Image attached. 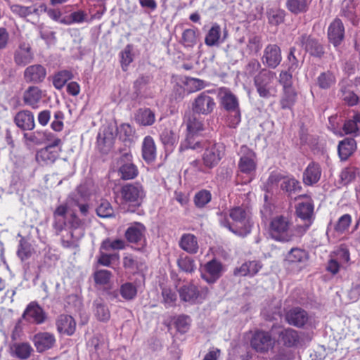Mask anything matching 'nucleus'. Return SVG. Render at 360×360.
<instances>
[{
  "instance_id": "1",
  "label": "nucleus",
  "mask_w": 360,
  "mask_h": 360,
  "mask_svg": "<svg viewBox=\"0 0 360 360\" xmlns=\"http://www.w3.org/2000/svg\"><path fill=\"white\" fill-rule=\"evenodd\" d=\"M68 205H58L53 212V227L56 234H60L66 227L69 229L67 236H63L61 243L65 248H76L79 240L84 235V222L75 213L67 217Z\"/></svg>"
},
{
  "instance_id": "2",
  "label": "nucleus",
  "mask_w": 360,
  "mask_h": 360,
  "mask_svg": "<svg viewBox=\"0 0 360 360\" xmlns=\"http://www.w3.org/2000/svg\"><path fill=\"white\" fill-rule=\"evenodd\" d=\"M184 123L186 126V136L185 140L181 142L179 150L183 151L186 149L198 150L203 147L202 143L199 139V136L204 131V120L198 114L187 111L184 115Z\"/></svg>"
},
{
  "instance_id": "3",
  "label": "nucleus",
  "mask_w": 360,
  "mask_h": 360,
  "mask_svg": "<svg viewBox=\"0 0 360 360\" xmlns=\"http://www.w3.org/2000/svg\"><path fill=\"white\" fill-rule=\"evenodd\" d=\"M230 217L233 220L231 224L227 219L220 220L221 226L226 227L235 235L244 238L250 233L253 222L248 212L240 207L231 210Z\"/></svg>"
},
{
  "instance_id": "4",
  "label": "nucleus",
  "mask_w": 360,
  "mask_h": 360,
  "mask_svg": "<svg viewBox=\"0 0 360 360\" xmlns=\"http://www.w3.org/2000/svg\"><path fill=\"white\" fill-rule=\"evenodd\" d=\"M221 104L228 112L227 122L229 127L236 128L241 120L239 103L237 97L228 89H220Z\"/></svg>"
},
{
  "instance_id": "5",
  "label": "nucleus",
  "mask_w": 360,
  "mask_h": 360,
  "mask_svg": "<svg viewBox=\"0 0 360 360\" xmlns=\"http://www.w3.org/2000/svg\"><path fill=\"white\" fill-rule=\"evenodd\" d=\"M275 78L276 73L266 68H262L255 76L254 84L260 97L268 99L276 96L277 90L274 84Z\"/></svg>"
},
{
  "instance_id": "6",
  "label": "nucleus",
  "mask_w": 360,
  "mask_h": 360,
  "mask_svg": "<svg viewBox=\"0 0 360 360\" xmlns=\"http://www.w3.org/2000/svg\"><path fill=\"white\" fill-rule=\"evenodd\" d=\"M269 234L277 241H290L294 236L290 220L283 216L274 217L270 223Z\"/></svg>"
},
{
  "instance_id": "7",
  "label": "nucleus",
  "mask_w": 360,
  "mask_h": 360,
  "mask_svg": "<svg viewBox=\"0 0 360 360\" xmlns=\"http://www.w3.org/2000/svg\"><path fill=\"white\" fill-rule=\"evenodd\" d=\"M122 203L129 207L141 206L146 193L142 185L139 183H127L120 189Z\"/></svg>"
},
{
  "instance_id": "8",
  "label": "nucleus",
  "mask_w": 360,
  "mask_h": 360,
  "mask_svg": "<svg viewBox=\"0 0 360 360\" xmlns=\"http://www.w3.org/2000/svg\"><path fill=\"white\" fill-rule=\"evenodd\" d=\"M208 293L209 289L207 287H202L198 289L193 283L184 285L179 289L180 299L193 304L202 302Z\"/></svg>"
},
{
  "instance_id": "9",
  "label": "nucleus",
  "mask_w": 360,
  "mask_h": 360,
  "mask_svg": "<svg viewBox=\"0 0 360 360\" xmlns=\"http://www.w3.org/2000/svg\"><path fill=\"white\" fill-rule=\"evenodd\" d=\"M61 141L55 138L51 143L44 148L37 151L36 155L37 161L41 165H47L53 163L59 156L60 149L58 146Z\"/></svg>"
},
{
  "instance_id": "10",
  "label": "nucleus",
  "mask_w": 360,
  "mask_h": 360,
  "mask_svg": "<svg viewBox=\"0 0 360 360\" xmlns=\"http://www.w3.org/2000/svg\"><path fill=\"white\" fill-rule=\"evenodd\" d=\"M216 103L207 91L198 94L192 103V112L198 115H208L215 108Z\"/></svg>"
},
{
  "instance_id": "11",
  "label": "nucleus",
  "mask_w": 360,
  "mask_h": 360,
  "mask_svg": "<svg viewBox=\"0 0 360 360\" xmlns=\"http://www.w3.org/2000/svg\"><path fill=\"white\" fill-rule=\"evenodd\" d=\"M224 146L221 143H209L205 147L202 155V162L205 167L212 168L215 167L224 155Z\"/></svg>"
},
{
  "instance_id": "12",
  "label": "nucleus",
  "mask_w": 360,
  "mask_h": 360,
  "mask_svg": "<svg viewBox=\"0 0 360 360\" xmlns=\"http://www.w3.org/2000/svg\"><path fill=\"white\" fill-rule=\"evenodd\" d=\"M250 345L256 352L265 353L274 347V340L269 332L257 330L251 338Z\"/></svg>"
},
{
  "instance_id": "13",
  "label": "nucleus",
  "mask_w": 360,
  "mask_h": 360,
  "mask_svg": "<svg viewBox=\"0 0 360 360\" xmlns=\"http://www.w3.org/2000/svg\"><path fill=\"white\" fill-rule=\"evenodd\" d=\"M261 60L264 66L275 69L282 61L281 48L275 44L266 45L263 51Z\"/></svg>"
},
{
  "instance_id": "14",
  "label": "nucleus",
  "mask_w": 360,
  "mask_h": 360,
  "mask_svg": "<svg viewBox=\"0 0 360 360\" xmlns=\"http://www.w3.org/2000/svg\"><path fill=\"white\" fill-rule=\"evenodd\" d=\"M224 268L222 263L215 259L207 262L201 272V278L209 284H213L222 276Z\"/></svg>"
},
{
  "instance_id": "15",
  "label": "nucleus",
  "mask_w": 360,
  "mask_h": 360,
  "mask_svg": "<svg viewBox=\"0 0 360 360\" xmlns=\"http://www.w3.org/2000/svg\"><path fill=\"white\" fill-rule=\"evenodd\" d=\"M240 158L238 167L241 172L251 174L256 169V155L253 150L246 146H241L240 149Z\"/></svg>"
},
{
  "instance_id": "16",
  "label": "nucleus",
  "mask_w": 360,
  "mask_h": 360,
  "mask_svg": "<svg viewBox=\"0 0 360 360\" xmlns=\"http://www.w3.org/2000/svg\"><path fill=\"white\" fill-rule=\"evenodd\" d=\"M34 59L31 44L27 41H20L14 51L13 60L18 66H25Z\"/></svg>"
},
{
  "instance_id": "17",
  "label": "nucleus",
  "mask_w": 360,
  "mask_h": 360,
  "mask_svg": "<svg viewBox=\"0 0 360 360\" xmlns=\"http://www.w3.org/2000/svg\"><path fill=\"white\" fill-rule=\"evenodd\" d=\"M146 229L143 224L136 222L127 229L125 237L129 243H137L143 247L146 243Z\"/></svg>"
},
{
  "instance_id": "18",
  "label": "nucleus",
  "mask_w": 360,
  "mask_h": 360,
  "mask_svg": "<svg viewBox=\"0 0 360 360\" xmlns=\"http://www.w3.org/2000/svg\"><path fill=\"white\" fill-rule=\"evenodd\" d=\"M56 342L55 335L49 332L38 333L33 338L34 345L37 351L39 353L53 348L56 345Z\"/></svg>"
},
{
  "instance_id": "19",
  "label": "nucleus",
  "mask_w": 360,
  "mask_h": 360,
  "mask_svg": "<svg viewBox=\"0 0 360 360\" xmlns=\"http://www.w3.org/2000/svg\"><path fill=\"white\" fill-rule=\"evenodd\" d=\"M23 76L26 82L39 84L46 78V70L41 65H32L25 68Z\"/></svg>"
},
{
  "instance_id": "20",
  "label": "nucleus",
  "mask_w": 360,
  "mask_h": 360,
  "mask_svg": "<svg viewBox=\"0 0 360 360\" xmlns=\"http://www.w3.org/2000/svg\"><path fill=\"white\" fill-rule=\"evenodd\" d=\"M285 319L290 325L301 328L307 323L309 316L307 312L303 309L295 307L286 313Z\"/></svg>"
},
{
  "instance_id": "21",
  "label": "nucleus",
  "mask_w": 360,
  "mask_h": 360,
  "mask_svg": "<svg viewBox=\"0 0 360 360\" xmlns=\"http://www.w3.org/2000/svg\"><path fill=\"white\" fill-rule=\"evenodd\" d=\"M299 43L307 52L315 57L321 58L324 53L323 48L319 41L307 34H302L299 38Z\"/></svg>"
},
{
  "instance_id": "22",
  "label": "nucleus",
  "mask_w": 360,
  "mask_h": 360,
  "mask_svg": "<svg viewBox=\"0 0 360 360\" xmlns=\"http://www.w3.org/2000/svg\"><path fill=\"white\" fill-rule=\"evenodd\" d=\"M23 316L29 321L41 324L46 320V316L43 309L36 302H31L26 308Z\"/></svg>"
},
{
  "instance_id": "23",
  "label": "nucleus",
  "mask_w": 360,
  "mask_h": 360,
  "mask_svg": "<svg viewBox=\"0 0 360 360\" xmlns=\"http://www.w3.org/2000/svg\"><path fill=\"white\" fill-rule=\"evenodd\" d=\"M14 122L22 130H32L34 128V117L27 110H20L14 117Z\"/></svg>"
},
{
  "instance_id": "24",
  "label": "nucleus",
  "mask_w": 360,
  "mask_h": 360,
  "mask_svg": "<svg viewBox=\"0 0 360 360\" xmlns=\"http://www.w3.org/2000/svg\"><path fill=\"white\" fill-rule=\"evenodd\" d=\"M321 168L318 163L311 162L303 172V183L307 186L316 184L321 176Z\"/></svg>"
},
{
  "instance_id": "25",
  "label": "nucleus",
  "mask_w": 360,
  "mask_h": 360,
  "mask_svg": "<svg viewBox=\"0 0 360 360\" xmlns=\"http://www.w3.org/2000/svg\"><path fill=\"white\" fill-rule=\"evenodd\" d=\"M56 326L59 333L72 335L75 331L76 322L71 316L61 314L56 319Z\"/></svg>"
},
{
  "instance_id": "26",
  "label": "nucleus",
  "mask_w": 360,
  "mask_h": 360,
  "mask_svg": "<svg viewBox=\"0 0 360 360\" xmlns=\"http://www.w3.org/2000/svg\"><path fill=\"white\" fill-rule=\"evenodd\" d=\"M344 34L345 30L342 21L340 19H335L328 27V35L330 41L337 46L342 41Z\"/></svg>"
},
{
  "instance_id": "27",
  "label": "nucleus",
  "mask_w": 360,
  "mask_h": 360,
  "mask_svg": "<svg viewBox=\"0 0 360 360\" xmlns=\"http://www.w3.org/2000/svg\"><path fill=\"white\" fill-rule=\"evenodd\" d=\"M41 98V90L35 86H30L23 94L25 104L33 109H37L39 107Z\"/></svg>"
},
{
  "instance_id": "28",
  "label": "nucleus",
  "mask_w": 360,
  "mask_h": 360,
  "mask_svg": "<svg viewBox=\"0 0 360 360\" xmlns=\"http://www.w3.org/2000/svg\"><path fill=\"white\" fill-rule=\"evenodd\" d=\"M157 155V148L154 139L150 136L143 139L142 143V157L148 163L153 162Z\"/></svg>"
},
{
  "instance_id": "29",
  "label": "nucleus",
  "mask_w": 360,
  "mask_h": 360,
  "mask_svg": "<svg viewBox=\"0 0 360 360\" xmlns=\"http://www.w3.org/2000/svg\"><path fill=\"white\" fill-rule=\"evenodd\" d=\"M162 143L167 151L172 152L179 141V134L170 128H165L160 134Z\"/></svg>"
},
{
  "instance_id": "30",
  "label": "nucleus",
  "mask_w": 360,
  "mask_h": 360,
  "mask_svg": "<svg viewBox=\"0 0 360 360\" xmlns=\"http://www.w3.org/2000/svg\"><path fill=\"white\" fill-rule=\"evenodd\" d=\"M262 264L259 261H249L243 264L240 267L236 268L234 275L237 276H254L262 269Z\"/></svg>"
},
{
  "instance_id": "31",
  "label": "nucleus",
  "mask_w": 360,
  "mask_h": 360,
  "mask_svg": "<svg viewBox=\"0 0 360 360\" xmlns=\"http://www.w3.org/2000/svg\"><path fill=\"white\" fill-rule=\"evenodd\" d=\"M179 245L189 254H196L199 249L197 238L191 233H184L180 238Z\"/></svg>"
},
{
  "instance_id": "32",
  "label": "nucleus",
  "mask_w": 360,
  "mask_h": 360,
  "mask_svg": "<svg viewBox=\"0 0 360 360\" xmlns=\"http://www.w3.org/2000/svg\"><path fill=\"white\" fill-rule=\"evenodd\" d=\"M356 149V143L354 139L347 138L341 141L338 147V151L341 160H347Z\"/></svg>"
},
{
  "instance_id": "33",
  "label": "nucleus",
  "mask_w": 360,
  "mask_h": 360,
  "mask_svg": "<svg viewBox=\"0 0 360 360\" xmlns=\"http://www.w3.org/2000/svg\"><path fill=\"white\" fill-rule=\"evenodd\" d=\"M226 32L224 38H221V27L217 23H214L205 36V44L208 46H219L224 42Z\"/></svg>"
},
{
  "instance_id": "34",
  "label": "nucleus",
  "mask_w": 360,
  "mask_h": 360,
  "mask_svg": "<svg viewBox=\"0 0 360 360\" xmlns=\"http://www.w3.org/2000/svg\"><path fill=\"white\" fill-rule=\"evenodd\" d=\"M343 131L346 134L360 135V101L359 109H357L352 119L345 121Z\"/></svg>"
},
{
  "instance_id": "35",
  "label": "nucleus",
  "mask_w": 360,
  "mask_h": 360,
  "mask_svg": "<svg viewBox=\"0 0 360 360\" xmlns=\"http://www.w3.org/2000/svg\"><path fill=\"white\" fill-rule=\"evenodd\" d=\"M24 138L30 143L40 145L46 141H51L54 138L53 135L46 131H37L31 134H24Z\"/></svg>"
},
{
  "instance_id": "36",
  "label": "nucleus",
  "mask_w": 360,
  "mask_h": 360,
  "mask_svg": "<svg viewBox=\"0 0 360 360\" xmlns=\"http://www.w3.org/2000/svg\"><path fill=\"white\" fill-rule=\"evenodd\" d=\"M11 350L13 356L27 359L30 356L33 349L27 342H16L11 347Z\"/></svg>"
},
{
  "instance_id": "37",
  "label": "nucleus",
  "mask_w": 360,
  "mask_h": 360,
  "mask_svg": "<svg viewBox=\"0 0 360 360\" xmlns=\"http://www.w3.org/2000/svg\"><path fill=\"white\" fill-rule=\"evenodd\" d=\"M281 188L288 196L296 194L302 190L300 182L293 176L283 178Z\"/></svg>"
},
{
  "instance_id": "38",
  "label": "nucleus",
  "mask_w": 360,
  "mask_h": 360,
  "mask_svg": "<svg viewBox=\"0 0 360 360\" xmlns=\"http://www.w3.org/2000/svg\"><path fill=\"white\" fill-rule=\"evenodd\" d=\"M94 314L96 318L100 321H107L110 319V311L101 299H96L94 303Z\"/></svg>"
},
{
  "instance_id": "39",
  "label": "nucleus",
  "mask_w": 360,
  "mask_h": 360,
  "mask_svg": "<svg viewBox=\"0 0 360 360\" xmlns=\"http://www.w3.org/2000/svg\"><path fill=\"white\" fill-rule=\"evenodd\" d=\"M358 168L349 165L344 167L339 174V184L342 186H347L353 182L358 176Z\"/></svg>"
},
{
  "instance_id": "40",
  "label": "nucleus",
  "mask_w": 360,
  "mask_h": 360,
  "mask_svg": "<svg viewBox=\"0 0 360 360\" xmlns=\"http://www.w3.org/2000/svg\"><path fill=\"white\" fill-rule=\"evenodd\" d=\"M309 259L307 251L301 248H292L286 255V260L290 263L304 264Z\"/></svg>"
},
{
  "instance_id": "41",
  "label": "nucleus",
  "mask_w": 360,
  "mask_h": 360,
  "mask_svg": "<svg viewBox=\"0 0 360 360\" xmlns=\"http://www.w3.org/2000/svg\"><path fill=\"white\" fill-rule=\"evenodd\" d=\"M176 264L179 270L186 274H193L196 269L195 260L192 257L184 254L179 257Z\"/></svg>"
},
{
  "instance_id": "42",
  "label": "nucleus",
  "mask_w": 360,
  "mask_h": 360,
  "mask_svg": "<svg viewBox=\"0 0 360 360\" xmlns=\"http://www.w3.org/2000/svg\"><path fill=\"white\" fill-rule=\"evenodd\" d=\"M314 212V204L311 200L300 202L296 207L297 216L303 220L311 221Z\"/></svg>"
},
{
  "instance_id": "43",
  "label": "nucleus",
  "mask_w": 360,
  "mask_h": 360,
  "mask_svg": "<svg viewBox=\"0 0 360 360\" xmlns=\"http://www.w3.org/2000/svg\"><path fill=\"white\" fill-rule=\"evenodd\" d=\"M136 120L143 126L152 125L155 120V114L149 108L140 109L136 113Z\"/></svg>"
},
{
  "instance_id": "44",
  "label": "nucleus",
  "mask_w": 360,
  "mask_h": 360,
  "mask_svg": "<svg viewBox=\"0 0 360 360\" xmlns=\"http://www.w3.org/2000/svg\"><path fill=\"white\" fill-rule=\"evenodd\" d=\"M198 41V32L194 29H186L181 35V44L186 48H192Z\"/></svg>"
},
{
  "instance_id": "45",
  "label": "nucleus",
  "mask_w": 360,
  "mask_h": 360,
  "mask_svg": "<svg viewBox=\"0 0 360 360\" xmlns=\"http://www.w3.org/2000/svg\"><path fill=\"white\" fill-rule=\"evenodd\" d=\"M9 8L12 13L20 18H25L38 12V8L35 6H25L20 4H9Z\"/></svg>"
},
{
  "instance_id": "46",
  "label": "nucleus",
  "mask_w": 360,
  "mask_h": 360,
  "mask_svg": "<svg viewBox=\"0 0 360 360\" xmlns=\"http://www.w3.org/2000/svg\"><path fill=\"white\" fill-rule=\"evenodd\" d=\"M336 79L335 75L330 72L326 71L321 73L317 77V84L323 89H328L335 85Z\"/></svg>"
},
{
  "instance_id": "47",
  "label": "nucleus",
  "mask_w": 360,
  "mask_h": 360,
  "mask_svg": "<svg viewBox=\"0 0 360 360\" xmlns=\"http://www.w3.org/2000/svg\"><path fill=\"white\" fill-rule=\"evenodd\" d=\"M126 247V243L122 239H115L106 238L104 240L101 245V250L105 252L111 250H124Z\"/></svg>"
},
{
  "instance_id": "48",
  "label": "nucleus",
  "mask_w": 360,
  "mask_h": 360,
  "mask_svg": "<svg viewBox=\"0 0 360 360\" xmlns=\"http://www.w3.org/2000/svg\"><path fill=\"white\" fill-rule=\"evenodd\" d=\"M73 77V75L71 71L64 70L59 71L53 78V84L57 89H61L66 82Z\"/></svg>"
},
{
  "instance_id": "49",
  "label": "nucleus",
  "mask_w": 360,
  "mask_h": 360,
  "mask_svg": "<svg viewBox=\"0 0 360 360\" xmlns=\"http://www.w3.org/2000/svg\"><path fill=\"white\" fill-rule=\"evenodd\" d=\"M287 8L293 14L305 13L308 10L307 0H287Z\"/></svg>"
},
{
  "instance_id": "50",
  "label": "nucleus",
  "mask_w": 360,
  "mask_h": 360,
  "mask_svg": "<svg viewBox=\"0 0 360 360\" xmlns=\"http://www.w3.org/2000/svg\"><path fill=\"white\" fill-rule=\"evenodd\" d=\"M283 91L281 105L282 108H290L296 101L297 93L294 88L283 89Z\"/></svg>"
},
{
  "instance_id": "51",
  "label": "nucleus",
  "mask_w": 360,
  "mask_h": 360,
  "mask_svg": "<svg viewBox=\"0 0 360 360\" xmlns=\"http://www.w3.org/2000/svg\"><path fill=\"white\" fill-rule=\"evenodd\" d=\"M119 172L123 179H134L138 174L136 167L130 162L123 164L119 169Z\"/></svg>"
},
{
  "instance_id": "52",
  "label": "nucleus",
  "mask_w": 360,
  "mask_h": 360,
  "mask_svg": "<svg viewBox=\"0 0 360 360\" xmlns=\"http://www.w3.org/2000/svg\"><path fill=\"white\" fill-rule=\"evenodd\" d=\"M280 335L284 344L288 347L295 345L298 341L297 333L292 328L284 329Z\"/></svg>"
},
{
  "instance_id": "53",
  "label": "nucleus",
  "mask_w": 360,
  "mask_h": 360,
  "mask_svg": "<svg viewBox=\"0 0 360 360\" xmlns=\"http://www.w3.org/2000/svg\"><path fill=\"white\" fill-rule=\"evenodd\" d=\"M120 255L118 253L108 254L104 250H99L98 256V264L104 266H110L112 262L119 261Z\"/></svg>"
},
{
  "instance_id": "54",
  "label": "nucleus",
  "mask_w": 360,
  "mask_h": 360,
  "mask_svg": "<svg viewBox=\"0 0 360 360\" xmlns=\"http://www.w3.org/2000/svg\"><path fill=\"white\" fill-rule=\"evenodd\" d=\"M79 191L80 188H78L76 192L70 194L67 200V203L78 206L81 213L83 215H86L89 210V205L87 204H82L79 202Z\"/></svg>"
},
{
  "instance_id": "55",
  "label": "nucleus",
  "mask_w": 360,
  "mask_h": 360,
  "mask_svg": "<svg viewBox=\"0 0 360 360\" xmlns=\"http://www.w3.org/2000/svg\"><path fill=\"white\" fill-rule=\"evenodd\" d=\"M212 199V194L209 191L201 190L194 196V202L199 208L204 207Z\"/></svg>"
},
{
  "instance_id": "56",
  "label": "nucleus",
  "mask_w": 360,
  "mask_h": 360,
  "mask_svg": "<svg viewBox=\"0 0 360 360\" xmlns=\"http://www.w3.org/2000/svg\"><path fill=\"white\" fill-rule=\"evenodd\" d=\"M120 292L124 299L130 300L136 297L137 289L133 283H125L120 286Z\"/></svg>"
},
{
  "instance_id": "57",
  "label": "nucleus",
  "mask_w": 360,
  "mask_h": 360,
  "mask_svg": "<svg viewBox=\"0 0 360 360\" xmlns=\"http://www.w3.org/2000/svg\"><path fill=\"white\" fill-rule=\"evenodd\" d=\"M351 223V215L349 214H345L338 219L334 229L336 232L342 233L348 229Z\"/></svg>"
},
{
  "instance_id": "58",
  "label": "nucleus",
  "mask_w": 360,
  "mask_h": 360,
  "mask_svg": "<svg viewBox=\"0 0 360 360\" xmlns=\"http://www.w3.org/2000/svg\"><path fill=\"white\" fill-rule=\"evenodd\" d=\"M17 254L21 260L27 259L32 255L31 245L24 239L20 240Z\"/></svg>"
},
{
  "instance_id": "59",
  "label": "nucleus",
  "mask_w": 360,
  "mask_h": 360,
  "mask_svg": "<svg viewBox=\"0 0 360 360\" xmlns=\"http://www.w3.org/2000/svg\"><path fill=\"white\" fill-rule=\"evenodd\" d=\"M96 213L100 217L108 218L113 215L114 210L108 201L103 200L96 208Z\"/></svg>"
},
{
  "instance_id": "60",
  "label": "nucleus",
  "mask_w": 360,
  "mask_h": 360,
  "mask_svg": "<svg viewBox=\"0 0 360 360\" xmlns=\"http://www.w3.org/2000/svg\"><path fill=\"white\" fill-rule=\"evenodd\" d=\"M163 302L167 308L175 305L177 297L175 292L169 288H164L162 290Z\"/></svg>"
},
{
  "instance_id": "61",
  "label": "nucleus",
  "mask_w": 360,
  "mask_h": 360,
  "mask_svg": "<svg viewBox=\"0 0 360 360\" xmlns=\"http://www.w3.org/2000/svg\"><path fill=\"white\" fill-rule=\"evenodd\" d=\"M191 319L188 316L180 315L175 320V326L181 333H186L190 327Z\"/></svg>"
},
{
  "instance_id": "62",
  "label": "nucleus",
  "mask_w": 360,
  "mask_h": 360,
  "mask_svg": "<svg viewBox=\"0 0 360 360\" xmlns=\"http://www.w3.org/2000/svg\"><path fill=\"white\" fill-rule=\"evenodd\" d=\"M292 72L288 70H282L280 72L278 82L283 86V89L293 88Z\"/></svg>"
},
{
  "instance_id": "63",
  "label": "nucleus",
  "mask_w": 360,
  "mask_h": 360,
  "mask_svg": "<svg viewBox=\"0 0 360 360\" xmlns=\"http://www.w3.org/2000/svg\"><path fill=\"white\" fill-rule=\"evenodd\" d=\"M121 64L122 69L125 70L127 68L133 60L132 46L129 44L127 45L124 50L120 53Z\"/></svg>"
},
{
  "instance_id": "64",
  "label": "nucleus",
  "mask_w": 360,
  "mask_h": 360,
  "mask_svg": "<svg viewBox=\"0 0 360 360\" xmlns=\"http://www.w3.org/2000/svg\"><path fill=\"white\" fill-rule=\"evenodd\" d=\"M112 274L110 271L105 269H101L96 271L94 274V278L96 283L100 285H105L108 283L111 278Z\"/></svg>"
}]
</instances>
